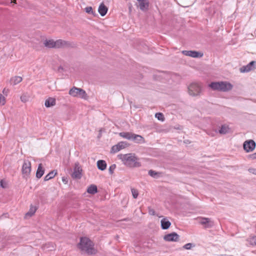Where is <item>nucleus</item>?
Instances as JSON below:
<instances>
[{
	"label": "nucleus",
	"mask_w": 256,
	"mask_h": 256,
	"mask_svg": "<svg viewBox=\"0 0 256 256\" xmlns=\"http://www.w3.org/2000/svg\"><path fill=\"white\" fill-rule=\"evenodd\" d=\"M191 247L192 244L190 243L186 244L184 246V248L186 250H190V249Z\"/></svg>",
	"instance_id": "nucleus-34"
},
{
	"label": "nucleus",
	"mask_w": 256,
	"mask_h": 256,
	"mask_svg": "<svg viewBox=\"0 0 256 256\" xmlns=\"http://www.w3.org/2000/svg\"><path fill=\"white\" fill-rule=\"evenodd\" d=\"M20 100L23 102H26V96H21Z\"/></svg>",
	"instance_id": "nucleus-37"
},
{
	"label": "nucleus",
	"mask_w": 256,
	"mask_h": 256,
	"mask_svg": "<svg viewBox=\"0 0 256 256\" xmlns=\"http://www.w3.org/2000/svg\"><path fill=\"white\" fill-rule=\"evenodd\" d=\"M118 158L127 167L133 168L141 166L139 158L134 154H120Z\"/></svg>",
	"instance_id": "nucleus-2"
},
{
	"label": "nucleus",
	"mask_w": 256,
	"mask_h": 256,
	"mask_svg": "<svg viewBox=\"0 0 256 256\" xmlns=\"http://www.w3.org/2000/svg\"><path fill=\"white\" fill-rule=\"evenodd\" d=\"M37 210V208L35 206H31L29 211L26 214V216H33Z\"/></svg>",
	"instance_id": "nucleus-25"
},
{
	"label": "nucleus",
	"mask_w": 256,
	"mask_h": 256,
	"mask_svg": "<svg viewBox=\"0 0 256 256\" xmlns=\"http://www.w3.org/2000/svg\"><path fill=\"white\" fill-rule=\"evenodd\" d=\"M182 53L185 56L192 58H201L203 56L202 53L196 51L183 50Z\"/></svg>",
	"instance_id": "nucleus-11"
},
{
	"label": "nucleus",
	"mask_w": 256,
	"mask_h": 256,
	"mask_svg": "<svg viewBox=\"0 0 256 256\" xmlns=\"http://www.w3.org/2000/svg\"><path fill=\"white\" fill-rule=\"evenodd\" d=\"M77 247L82 252L88 255H95L98 252L94 242L87 237L80 238Z\"/></svg>",
	"instance_id": "nucleus-1"
},
{
	"label": "nucleus",
	"mask_w": 256,
	"mask_h": 256,
	"mask_svg": "<svg viewBox=\"0 0 256 256\" xmlns=\"http://www.w3.org/2000/svg\"><path fill=\"white\" fill-rule=\"evenodd\" d=\"M171 225L170 222L166 218H164L161 220V226L163 230L168 229Z\"/></svg>",
	"instance_id": "nucleus-19"
},
{
	"label": "nucleus",
	"mask_w": 256,
	"mask_h": 256,
	"mask_svg": "<svg viewBox=\"0 0 256 256\" xmlns=\"http://www.w3.org/2000/svg\"><path fill=\"white\" fill-rule=\"evenodd\" d=\"M82 168L78 163L75 164L72 177L74 178H80L82 175Z\"/></svg>",
	"instance_id": "nucleus-8"
},
{
	"label": "nucleus",
	"mask_w": 256,
	"mask_h": 256,
	"mask_svg": "<svg viewBox=\"0 0 256 256\" xmlns=\"http://www.w3.org/2000/svg\"><path fill=\"white\" fill-rule=\"evenodd\" d=\"M85 10H86V12L87 13L90 14V13L92 12V8L91 6L86 7V8Z\"/></svg>",
	"instance_id": "nucleus-33"
},
{
	"label": "nucleus",
	"mask_w": 256,
	"mask_h": 256,
	"mask_svg": "<svg viewBox=\"0 0 256 256\" xmlns=\"http://www.w3.org/2000/svg\"><path fill=\"white\" fill-rule=\"evenodd\" d=\"M248 170L250 172L252 173L253 174H254L256 175V169L251 168H250Z\"/></svg>",
	"instance_id": "nucleus-35"
},
{
	"label": "nucleus",
	"mask_w": 256,
	"mask_h": 256,
	"mask_svg": "<svg viewBox=\"0 0 256 256\" xmlns=\"http://www.w3.org/2000/svg\"><path fill=\"white\" fill-rule=\"evenodd\" d=\"M156 118L158 120L163 122L164 120V114L162 113L158 112L156 113L155 114Z\"/></svg>",
	"instance_id": "nucleus-29"
},
{
	"label": "nucleus",
	"mask_w": 256,
	"mask_h": 256,
	"mask_svg": "<svg viewBox=\"0 0 256 256\" xmlns=\"http://www.w3.org/2000/svg\"><path fill=\"white\" fill-rule=\"evenodd\" d=\"M126 144L124 142H120L114 146L111 149V152L116 153L125 148Z\"/></svg>",
	"instance_id": "nucleus-14"
},
{
	"label": "nucleus",
	"mask_w": 256,
	"mask_h": 256,
	"mask_svg": "<svg viewBox=\"0 0 256 256\" xmlns=\"http://www.w3.org/2000/svg\"><path fill=\"white\" fill-rule=\"evenodd\" d=\"M148 212L151 215H154L155 214V211L153 209H150Z\"/></svg>",
	"instance_id": "nucleus-36"
},
{
	"label": "nucleus",
	"mask_w": 256,
	"mask_h": 256,
	"mask_svg": "<svg viewBox=\"0 0 256 256\" xmlns=\"http://www.w3.org/2000/svg\"><path fill=\"white\" fill-rule=\"evenodd\" d=\"M0 185H1V186H2L3 188H4L6 187V186H5V185H4V184H3V182H2V181L0 182Z\"/></svg>",
	"instance_id": "nucleus-40"
},
{
	"label": "nucleus",
	"mask_w": 256,
	"mask_h": 256,
	"mask_svg": "<svg viewBox=\"0 0 256 256\" xmlns=\"http://www.w3.org/2000/svg\"><path fill=\"white\" fill-rule=\"evenodd\" d=\"M209 86L214 90L227 92L232 89V85L226 82H213Z\"/></svg>",
	"instance_id": "nucleus-4"
},
{
	"label": "nucleus",
	"mask_w": 256,
	"mask_h": 256,
	"mask_svg": "<svg viewBox=\"0 0 256 256\" xmlns=\"http://www.w3.org/2000/svg\"><path fill=\"white\" fill-rule=\"evenodd\" d=\"M87 192L90 194H95L98 192L97 186L96 185H90L87 189Z\"/></svg>",
	"instance_id": "nucleus-24"
},
{
	"label": "nucleus",
	"mask_w": 256,
	"mask_h": 256,
	"mask_svg": "<svg viewBox=\"0 0 256 256\" xmlns=\"http://www.w3.org/2000/svg\"><path fill=\"white\" fill-rule=\"evenodd\" d=\"M69 94L74 97H79L84 99L87 98V94L84 90L74 86L70 90Z\"/></svg>",
	"instance_id": "nucleus-5"
},
{
	"label": "nucleus",
	"mask_w": 256,
	"mask_h": 256,
	"mask_svg": "<svg viewBox=\"0 0 256 256\" xmlns=\"http://www.w3.org/2000/svg\"><path fill=\"white\" fill-rule=\"evenodd\" d=\"M180 236L174 232L166 234L164 236V240L166 242H177Z\"/></svg>",
	"instance_id": "nucleus-9"
},
{
	"label": "nucleus",
	"mask_w": 256,
	"mask_h": 256,
	"mask_svg": "<svg viewBox=\"0 0 256 256\" xmlns=\"http://www.w3.org/2000/svg\"><path fill=\"white\" fill-rule=\"evenodd\" d=\"M56 174V170H52L44 176V180L45 181L54 178Z\"/></svg>",
	"instance_id": "nucleus-23"
},
{
	"label": "nucleus",
	"mask_w": 256,
	"mask_h": 256,
	"mask_svg": "<svg viewBox=\"0 0 256 256\" xmlns=\"http://www.w3.org/2000/svg\"><path fill=\"white\" fill-rule=\"evenodd\" d=\"M62 181H63L64 182H65L66 183L67 181H66V180L64 179V178H62Z\"/></svg>",
	"instance_id": "nucleus-41"
},
{
	"label": "nucleus",
	"mask_w": 256,
	"mask_h": 256,
	"mask_svg": "<svg viewBox=\"0 0 256 256\" xmlns=\"http://www.w3.org/2000/svg\"><path fill=\"white\" fill-rule=\"evenodd\" d=\"M22 176L27 178L31 172V163L30 161H24L22 166Z\"/></svg>",
	"instance_id": "nucleus-7"
},
{
	"label": "nucleus",
	"mask_w": 256,
	"mask_h": 256,
	"mask_svg": "<svg viewBox=\"0 0 256 256\" xmlns=\"http://www.w3.org/2000/svg\"><path fill=\"white\" fill-rule=\"evenodd\" d=\"M44 44L46 47L55 48H64L68 46V42L66 41L62 40H54L52 39L45 40Z\"/></svg>",
	"instance_id": "nucleus-3"
},
{
	"label": "nucleus",
	"mask_w": 256,
	"mask_h": 256,
	"mask_svg": "<svg viewBox=\"0 0 256 256\" xmlns=\"http://www.w3.org/2000/svg\"><path fill=\"white\" fill-rule=\"evenodd\" d=\"M249 241L252 245H256V236L250 238H249Z\"/></svg>",
	"instance_id": "nucleus-31"
},
{
	"label": "nucleus",
	"mask_w": 256,
	"mask_h": 256,
	"mask_svg": "<svg viewBox=\"0 0 256 256\" xmlns=\"http://www.w3.org/2000/svg\"><path fill=\"white\" fill-rule=\"evenodd\" d=\"M2 92L4 94H5L6 96H7V93L8 92V90L6 88H4L2 90Z\"/></svg>",
	"instance_id": "nucleus-38"
},
{
	"label": "nucleus",
	"mask_w": 256,
	"mask_h": 256,
	"mask_svg": "<svg viewBox=\"0 0 256 256\" xmlns=\"http://www.w3.org/2000/svg\"><path fill=\"white\" fill-rule=\"evenodd\" d=\"M139 7L142 10L146 11L148 10L149 6V3L148 0H142L138 2Z\"/></svg>",
	"instance_id": "nucleus-16"
},
{
	"label": "nucleus",
	"mask_w": 256,
	"mask_h": 256,
	"mask_svg": "<svg viewBox=\"0 0 256 256\" xmlns=\"http://www.w3.org/2000/svg\"><path fill=\"white\" fill-rule=\"evenodd\" d=\"M132 196L134 198H136L138 196V190L134 188H131Z\"/></svg>",
	"instance_id": "nucleus-30"
},
{
	"label": "nucleus",
	"mask_w": 256,
	"mask_h": 256,
	"mask_svg": "<svg viewBox=\"0 0 256 256\" xmlns=\"http://www.w3.org/2000/svg\"><path fill=\"white\" fill-rule=\"evenodd\" d=\"M97 166L100 170H104L106 168V164L104 160H99L97 162Z\"/></svg>",
	"instance_id": "nucleus-22"
},
{
	"label": "nucleus",
	"mask_w": 256,
	"mask_h": 256,
	"mask_svg": "<svg viewBox=\"0 0 256 256\" xmlns=\"http://www.w3.org/2000/svg\"><path fill=\"white\" fill-rule=\"evenodd\" d=\"M229 131V128L228 126L224 125L222 126L220 129L219 130V132L221 134H226Z\"/></svg>",
	"instance_id": "nucleus-26"
},
{
	"label": "nucleus",
	"mask_w": 256,
	"mask_h": 256,
	"mask_svg": "<svg viewBox=\"0 0 256 256\" xmlns=\"http://www.w3.org/2000/svg\"><path fill=\"white\" fill-rule=\"evenodd\" d=\"M201 89L200 84L196 82H193L188 86V92L191 96H198L200 94Z\"/></svg>",
	"instance_id": "nucleus-6"
},
{
	"label": "nucleus",
	"mask_w": 256,
	"mask_h": 256,
	"mask_svg": "<svg viewBox=\"0 0 256 256\" xmlns=\"http://www.w3.org/2000/svg\"><path fill=\"white\" fill-rule=\"evenodd\" d=\"M250 157L252 159H256V152H255V153L253 154H252Z\"/></svg>",
	"instance_id": "nucleus-39"
},
{
	"label": "nucleus",
	"mask_w": 256,
	"mask_h": 256,
	"mask_svg": "<svg viewBox=\"0 0 256 256\" xmlns=\"http://www.w3.org/2000/svg\"><path fill=\"white\" fill-rule=\"evenodd\" d=\"M256 146V143L252 140L246 141L244 144V148L246 152L252 151Z\"/></svg>",
	"instance_id": "nucleus-10"
},
{
	"label": "nucleus",
	"mask_w": 256,
	"mask_h": 256,
	"mask_svg": "<svg viewBox=\"0 0 256 256\" xmlns=\"http://www.w3.org/2000/svg\"><path fill=\"white\" fill-rule=\"evenodd\" d=\"M12 2H14V3H16V0H13L12 1Z\"/></svg>",
	"instance_id": "nucleus-42"
},
{
	"label": "nucleus",
	"mask_w": 256,
	"mask_h": 256,
	"mask_svg": "<svg viewBox=\"0 0 256 256\" xmlns=\"http://www.w3.org/2000/svg\"><path fill=\"white\" fill-rule=\"evenodd\" d=\"M254 61H252L246 66H242L240 68V72H248L254 69Z\"/></svg>",
	"instance_id": "nucleus-13"
},
{
	"label": "nucleus",
	"mask_w": 256,
	"mask_h": 256,
	"mask_svg": "<svg viewBox=\"0 0 256 256\" xmlns=\"http://www.w3.org/2000/svg\"><path fill=\"white\" fill-rule=\"evenodd\" d=\"M22 80V78L20 76H15L11 78L10 82L14 85H16L20 83Z\"/></svg>",
	"instance_id": "nucleus-21"
},
{
	"label": "nucleus",
	"mask_w": 256,
	"mask_h": 256,
	"mask_svg": "<svg viewBox=\"0 0 256 256\" xmlns=\"http://www.w3.org/2000/svg\"><path fill=\"white\" fill-rule=\"evenodd\" d=\"M119 135L123 138L128 140H132V136L138 137V136H135V134L129 132H122L119 134ZM140 138V137L138 136Z\"/></svg>",
	"instance_id": "nucleus-17"
},
{
	"label": "nucleus",
	"mask_w": 256,
	"mask_h": 256,
	"mask_svg": "<svg viewBox=\"0 0 256 256\" xmlns=\"http://www.w3.org/2000/svg\"><path fill=\"white\" fill-rule=\"evenodd\" d=\"M148 174H149L150 176H152V177H155V176H156L158 174V173H157V172H155L154 171H153V170H149V172H148Z\"/></svg>",
	"instance_id": "nucleus-32"
},
{
	"label": "nucleus",
	"mask_w": 256,
	"mask_h": 256,
	"mask_svg": "<svg viewBox=\"0 0 256 256\" xmlns=\"http://www.w3.org/2000/svg\"><path fill=\"white\" fill-rule=\"evenodd\" d=\"M135 136L140 137V138L136 136H132V140L136 142H142L144 141V138L142 136L140 135L136 134Z\"/></svg>",
	"instance_id": "nucleus-27"
},
{
	"label": "nucleus",
	"mask_w": 256,
	"mask_h": 256,
	"mask_svg": "<svg viewBox=\"0 0 256 256\" xmlns=\"http://www.w3.org/2000/svg\"><path fill=\"white\" fill-rule=\"evenodd\" d=\"M56 104V99L53 98H48L45 101L44 105L46 108H50L55 106Z\"/></svg>",
	"instance_id": "nucleus-18"
},
{
	"label": "nucleus",
	"mask_w": 256,
	"mask_h": 256,
	"mask_svg": "<svg viewBox=\"0 0 256 256\" xmlns=\"http://www.w3.org/2000/svg\"><path fill=\"white\" fill-rule=\"evenodd\" d=\"M44 170L42 167V164H39L38 170L36 172V177L40 178L44 174Z\"/></svg>",
	"instance_id": "nucleus-20"
},
{
	"label": "nucleus",
	"mask_w": 256,
	"mask_h": 256,
	"mask_svg": "<svg viewBox=\"0 0 256 256\" xmlns=\"http://www.w3.org/2000/svg\"><path fill=\"white\" fill-rule=\"evenodd\" d=\"M108 10V8L107 6L104 5V2L101 3L98 8V12L100 16H104L106 14Z\"/></svg>",
	"instance_id": "nucleus-15"
},
{
	"label": "nucleus",
	"mask_w": 256,
	"mask_h": 256,
	"mask_svg": "<svg viewBox=\"0 0 256 256\" xmlns=\"http://www.w3.org/2000/svg\"><path fill=\"white\" fill-rule=\"evenodd\" d=\"M198 220L199 223L206 228H210L213 226V222L208 218H200Z\"/></svg>",
	"instance_id": "nucleus-12"
},
{
	"label": "nucleus",
	"mask_w": 256,
	"mask_h": 256,
	"mask_svg": "<svg viewBox=\"0 0 256 256\" xmlns=\"http://www.w3.org/2000/svg\"><path fill=\"white\" fill-rule=\"evenodd\" d=\"M6 98L2 94H0V106H4L6 104Z\"/></svg>",
	"instance_id": "nucleus-28"
}]
</instances>
